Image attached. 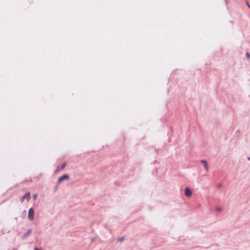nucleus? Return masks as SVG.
I'll list each match as a JSON object with an SVG mask.
<instances>
[{
  "mask_svg": "<svg viewBox=\"0 0 250 250\" xmlns=\"http://www.w3.org/2000/svg\"><path fill=\"white\" fill-rule=\"evenodd\" d=\"M246 3L248 7L250 9V5L249 4L248 1L247 0L246 1Z\"/></svg>",
  "mask_w": 250,
  "mask_h": 250,
  "instance_id": "nucleus-12",
  "label": "nucleus"
},
{
  "mask_svg": "<svg viewBox=\"0 0 250 250\" xmlns=\"http://www.w3.org/2000/svg\"><path fill=\"white\" fill-rule=\"evenodd\" d=\"M31 233V230H29L27 233H25L23 236V238H26L27 236H28Z\"/></svg>",
  "mask_w": 250,
  "mask_h": 250,
  "instance_id": "nucleus-7",
  "label": "nucleus"
},
{
  "mask_svg": "<svg viewBox=\"0 0 250 250\" xmlns=\"http://www.w3.org/2000/svg\"><path fill=\"white\" fill-rule=\"evenodd\" d=\"M34 211L33 208H31L28 210V217L29 219H33L34 216Z\"/></svg>",
  "mask_w": 250,
  "mask_h": 250,
  "instance_id": "nucleus-3",
  "label": "nucleus"
},
{
  "mask_svg": "<svg viewBox=\"0 0 250 250\" xmlns=\"http://www.w3.org/2000/svg\"><path fill=\"white\" fill-rule=\"evenodd\" d=\"M246 56L248 58V59H249L250 58V55L249 53H246Z\"/></svg>",
  "mask_w": 250,
  "mask_h": 250,
  "instance_id": "nucleus-9",
  "label": "nucleus"
},
{
  "mask_svg": "<svg viewBox=\"0 0 250 250\" xmlns=\"http://www.w3.org/2000/svg\"><path fill=\"white\" fill-rule=\"evenodd\" d=\"M221 208L217 207L216 208V210L217 211H220L221 210Z\"/></svg>",
  "mask_w": 250,
  "mask_h": 250,
  "instance_id": "nucleus-11",
  "label": "nucleus"
},
{
  "mask_svg": "<svg viewBox=\"0 0 250 250\" xmlns=\"http://www.w3.org/2000/svg\"><path fill=\"white\" fill-rule=\"evenodd\" d=\"M31 198V195L30 192L26 193L21 199V202H22L26 199L27 201H29Z\"/></svg>",
  "mask_w": 250,
  "mask_h": 250,
  "instance_id": "nucleus-1",
  "label": "nucleus"
},
{
  "mask_svg": "<svg viewBox=\"0 0 250 250\" xmlns=\"http://www.w3.org/2000/svg\"><path fill=\"white\" fill-rule=\"evenodd\" d=\"M69 178V176L67 175H64L60 177L58 179V183H60L62 180L64 179H68Z\"/></svg>",
  "mask_w": 250,
  "mask_h": 250,
  "instance_id": "nucleus-4",
  "label": "nucleus"
},
{
  "mask_svg": "<svg viewBox=\"0 0 250 250\" xmlns=\"http://www.w3.org/2000/svg\"><path fill=\"white\" fill-rule=\"evenodd\" d=\"M124 239H125V237H124V236H123V237H121V238H119V239L117 240V241H118V242H122Z\"/></svg>",
  "mask_w": 250,
  "mask_h": 250,
  "instance_id": "nucleus-8",
  "label": "nucleus"
},
{
  "mask_svg": "<svg viewBox=\"0 0 250 250\" xmlns=\"http://www.w3.org/2000/svg\"><path fill=\"white\" fill-rule=\"evenodd\" d=\"M66 166V163H63L62 166H61V167H57V169L56 170V172H58L60 170H62V169H63V168H64Z\"/></svg>",
  "mask_w": 250,
  "mask_h": 250,
  "instance_id": "nucleus-6",
  "label": "nucleus"
},
{
  "mask_svg": "<svg viewBox=\"0 0 250 250\" xmlns=\"http://www.w3.org/2000/svg\"><path fill=\"white\" fill-rule=\"evenodd\" d=\"M185 195L188 197H190L192 195V191L188 188H186L185 189Z\"/></svg>",
  "mask_w": 250,
  "mask_h": 250,
  "instance_id": "nucleus-2",
  "label": "nucleus"
},
{
  "mask_svg": "<svg viewBox=\"0 0 250 250\" xmlns=\"http://www.w3.org/2000/svg\"><path fill=\"white\" fill-rule=\"evenodd\" d=\"M249 159L250 160V158H249Z\"/></svg>",
  "mask_w": 250,
  "mask_h": 250,
  "instance_id": "nucleus-13",
  "label": "nucleus"
},
{
  "mask_svg": "<svg viewBox=\"0 0 250 250\" xmlns=\"http://www.w3.org/2000/svg\"><path fill=\"white\" fill-rule=\"evenodd\" d=\"M33 197L34 200H36V198H37V194H35L33 195Z\"/></svg>",
  "mask_w": 250,
  "mask_h": 250,
  "instance_id": "nucleus-10",
  "label": "nucleus"
},
{
  "mask_svg": "<svg viewBox=\"0 0 250 250\" xmlns=\"http://www.w3.org/2000/svg\"><path fill=\"white\" fill-rule=\"evenodd\" d=\"M201 162L204 164V166L205 168L207 171L208 170V166L207 164V162L205 160H201Z\"/></svg>",
  "mask_w": 250,
  "mask_h": 250,
  "instance_id": "nucleus-5",
  "label": "nucleus"
}]
</instances>
